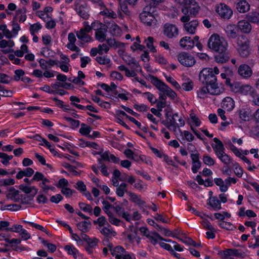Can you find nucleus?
I'll list each match as a JSON object with an SVG mask.
<instances>
[{"label":"nucleus","instance_id":"7","mask_svg":"<svg viewBox=\"0 0 259 259\" xmlns=\"http://www.w3.org/2000/svg\"><path fill=\"white\" fill-rule=\"evenodd\" d=\"M93 27L96 30V39L100 42H103L106 39L107 27L98 21H95Z\"/></svg>","mask_w":259,"mask_h":259},{"label":"nucleus","instance_id":"38","mask_svg":"<svg viewBox=\"0 0 259 259\" xmlns=\"http://www.w3.org/2000/svg\"><path fill=\"white\" fill-rule=\"evenodd\" d=\"M76 35L78 39L85 42L91 41L92 39L91 36L88 35V33L83 32V30H80L77 31Z\"/></svg>","mask_w":259,"mask_h":259},{"label":"nucleus","instance_id":"2","mask_svg":"<svg viewBox=\"0 0 259 259\" xmlns=\"http://www.w3.org/2000/svg\"><path fill=\"white\" fill-rule=\"evenodd\" d=\"M207 47L212 51L222 54L226 51L228 43L223 37L214 33L209 38Z\"/></svg>","mask_w":259,"mask_h":259},{"label":"nucleus","instance_id":"28","mask_svg":"<svg viewBox=\"0 0 259 259\" xmlns=\"http://www.w3.org/2000/svg\"><path fill=\"white\" fill-rule=\"evenodd\" d=\"M222 256L224 257H228L229 256H234L236 257H241L242 254L239 252V250L236 249L229 248L221 251L220 253Z\"/></svg>","mask_w":259,"mask_h":259},{"label":"nucleus","instance_id":"25","mask_svg":"<svg viewBox=\"0 0 259 259\" xmlns=\"http://www.w3.org/2000/svg\"><path fill=\"white\" fill-rule=\"evenodd\" d=\"M182 80L183 83L181 85V89L186 92L192 91L194 88L193 81L188 77H184Z\"/></svg>","mask_w":259,"mask_h":259},{"label":"nucleus","instance_id":"17","mask_svg":"<svg viewBox=\"0 0 259 259\" xmlns=\"http://www.w3.org/2000/svg\"><path fill=\"white\" fill-rule=\"evenodd\" d=\"M113 208L116 214L119 216L122 217L126 221L131 222V215L127 212H125L124 208L119 205H115L113 206Z\"/></svg>","mask_w":259,"mask_h":259},{"label":"nucleus","instance_id":"8","mask_svg":"<svg viewBox=\"0 0 259 259\" xmlns=\"http://www.w3.org/2000/svg\"><path fill=\"white\" fill-rule=\"evenodd\" d=\"M215 10L218 15L223 19L228 20L233 15L232 9L224 3H220L215 6Z\"/></svg>","mask_w":259,"mask_h":259},{"label":"nucleus","instance_id":"40","mask_svg":"<svg viewBox=\"0 0 259 259\" xmlns=\"http://www.w3.org/2000/svg\"><path fill=\"white\" fill-rule=\"evenodd\" d=\"M102 234L106 237H109L110 236H115L116 235V233L113 231L111 227L109 226L107 227H103V228H98Z\"/></svg>","mask_w":259,"mask_h":259},{"label":"nucleus","instance_id":"57","mask_svg":"<svg viewBox=\"0 0 259 259\" xmlns=\"http://www.w3.org/2000/svg\"><path fill=\"white\" fill-rule=\"evenodd\" d=\"M142 96L146 98L152 104H155L157 101L156 97L150 92L144 93L142 94Z\"/></svg>","mask_w":259,"mask_h":259},{"label":"nucleus","instance_id":"32","mask_svg":"<svg viewBox=\"0 0 259 259\" xmlns=\"http://www.w3.org/2000/svg\"><path fill=\"white\" fill-rule=\"evenodd\" d=\"M178 131L180 134V136L182 141L186 140L190 142L194 140V136L189 131H182L180 128H178Z\"/></svg>","mask_w":259,"mask_h":259},{"label":"nucleus","instance_id":"26","mask_svg":"<svg viewBox=\"0 0 259 259\" xmlns=\"http://www.w3.org/2000/svg\"><path fill=\"white\" fill-rule=\"evenodd\" d=\"M101 11L100 12V15L104 16L108 18L115 19L117 17V15L111 9L107 8L104 5L101 8H100Z\"/></svg>","mask_w":259,"mask_h":259},{"label":"nucleus","instance_id":"62","mask_svg":"<svg viewBox=\"0 0 259 259\" xmlns=\"http://www.w3.org/2000/svg\"><path fill=\"white\" fill-rule=\"evenodd\" d=\"M79 208L84 212H88L90 214H92V207L89 205L85 204L83 202H79Z\"/></svg>","mask_w":259,"mask_h":259},{"label":"nucleus","instance_id":"23","mask_svg":"<svg viewBox=\"0 0 259 259\" xmlns=\"http://www.w3.org/2000/svg\"><path fill=\"white\" fill-rule=\"evenodd\" d=\"M179 123H166L164 125L170 131L176 133L177 130L180 127H182L185 125V122L184 120L182 117H180L178 119Z\"/></svg>","mask_w":259,"mask_h":259},{"label":"nucleus","instance_id":"50","mask_svg":"<svg viewBox=\"0 0 259 259\" xmlns=\"http://www.w3.org/2000/svg\"><path fill=\"white\" fill-rule=\"evenodd\" d=\"M91 131V127L85 123L81 124V127L79 129V133L84 136H90L89 134Z\"/></svg>","mask_w":259,"mask_h":259},{"label":"nucleus","instance_id":"15","mask_svg":"<svg viewBox=\"0 0 259 259\" xmlns=\"http://www.w3.org/2000/svg\"><path fill=\"white\" fill-rule=\"evenodd\" d=\"M210 86L209 92L210 95H219L223 93L224 91V89L222 85H219L217 81H213L210 83L208 84Z\"/></svg>","mask_w":259,"mask_h":259},{"label":"nucleus","instance_id":"39","mask_svg":"<svg viewBox=\"0 0 259 259\" xmlns=\"http://www.w3.org/2000/svg\"><path fill=\"white\" fill-rule=\"evenodd\" d=\"M128 194L130 197L131 201L137 204L143 205L145 203V202L141 199L140 196L131 192H128Z\"/></svg>","mask_w":259,"mask_h":259},{"label":"nucleus","instance_id":"45","mask_svg":"<svg viewBox=\"0 0 259 259\" xmlns=\"http://www.w3.org/2000/svg\"><path fill=\"white\" fill-rule=\"evenodd\" d=\"M20 189L25 193H32L33 194H36L37 193L38 190L35 186H27L21 185Z\"/></svg>","mask_w":259,"mask_h":259},{"label":"nucleus","instance_id":"22","mask_svg":"<svg viewBox=\"0 0 259 259\" xmlns=\"http://www.w3.org/2000/svg\"><path fill=\"white\" fill-rule=\"evenodd\" d=\"M237 27L241 32L244 33H248L250 32L252 27L250 24L246 20H240L238 22Z\"/></svg>","mask_w":259,"mask_h":259},{"label":"nucleus","instance_id":"41","mask_svg":"<svg viewBox=\"0 0 259 259\" xmlns=\"http://www.w3.org/2000/svg\"><path fill=\"white\" fill-rule=\"evenodd\" d=\"M209 204L215 210H218L221 208V203L217 197H210L209 199Z\"/></svg>","mask_w":259,"mask_h":259},{"label":"nucleus","instance_id":"21","mask_svg":"<svg viewBox=\"0 0 259 259\" xmlns=\"http://www.w3.org/2000/svg\"><path fill=\"white\" fill-rule=\"evenodd\" d=\"M198 25V22L196 20H192L184 24L185 30L189 33L194 34L195 33L197 27Z\"/></svg>","mask_w":259,"mask_h":259},{"label":"nucleus","instance_id":"36","mask_svg":"<svg viewBox=\"0 0 259 259\" xmlns=\"http://www.w3.org/2000/svg\"><path fill=\"white\" fill-rule=\"evenodd\" d=\"M125 61L130 66L131 69L141 70L140 66L134 58L129 57L127 59H125Z\"/></svg>","mask_w":259,"mask_h":259},{"label":"nucleus","instance_id":"52","mask_svg":"<svg viewBox=\"0 0 259 259\" xmlns=\"http://www.w3.org/2000/svg\"><path fill=\"white\" fill-rule=\"evenodd\" d=\"M145 42L147 47L152 52H155L156 50L153 46L154 39L151 36H149L145 40Z\"/></svg>","mask_w":259,"mask_h":259},{"label":"nucleus","instance_id":"29","mask_svg":"<svg viewBox=\"0 0 259 259\" xmlns=\"http://www.w3.org/2000/svg\"><path fill=\"white\" fill-rule=\"evenodd\" d=\"M81 238L84 240L88 243L89 246L91 248H95L99 242V239L96 238H90L89 236L83 233L81 234Z\"/></svg>","mask_w":259,"mask_h":259},{"label":"nucleus","instance_id":"56","mask_svg":"<svg viewBox=\"0 0 259 259\" xmlns=\"http://www.w3.org/2000/svg\"><path fill=\"white\" fill-rule=\"evenodd\" d=\"M13 157V156L12 155H9L6 153L0 152V158L2 159L1 162L5 165H7L9 163V161L11 160Z\"/></svg>","mask_w":259,"mask_h":259},{"label":"nucleus","instance_id":"16","mask_svg":"<svg viewBox=\"0 0 259 259\" xmlns=\"http://www.w3.org/2000/svg\"><path fill=\"white\" fill-rule=\"evenodd\" d=\"M180 46L186 50H191L194 46V40L189 36L182 37L180 40Z\"/></svg>","mask_w":259,"mask_h":259},{"label":"nucleus","instance_id":"48","mask_svg":"<svg viewBox=\"0 0 259 259\" xmlns=\"http://www.w3.org/2000/svg\"><path fill=\"white\" fill-rule=\"evenodd\" d=\"M70 100L71 101V104L73 106L76 107L77 108L80 109V110H84L85 107L80 105L77 104L76 103L80 102V99L76 96H72L70 97Z\"/></svg>","mask_w":259,"mask_h":259},{"label":"nucleus","instance_id":"55","mask_svg":"<svg viewBox=\"0 0 259 259\" xmlns=\"http://www.w3.org/2000/svg\"><path fill=\"white\" fill-rule=\"evenodd\" d=\"M218 158L225 164L229 165L231 163V158L225 152L219 156Z\"/></svg>","mask_w":259,"mask_h":259},{"label":"nucleus","instance_id":"3","mask_svg":"<svg viewBox=\"0 0 259 259\" xmlns=\"http://www.w3.org/2000/svg\"><path fill=\"white\" fill-rule=\"evenodd\" d=\"M154 9V7L149 4L143 8L142 12L140 14V19L145 25L148 26L156 25L157 20L153 14Z\"/></svg>","mask_w":259,"mask_h":259},{"label":"nucleus","instance_id":"5","mask_svg":"<svg viewBox=\"0 0 259 259\" xmlns=\"http://www.w3.org/2000/svg\"><path fill=\"white\" fill-rule=\"evenodd\" d=\"M177 57L180 64L185 67H192L196 63L194 57L191 54L185 52L179 53Z\"/></svg>","mask_w":259,"mask_h":259},{"label":"nucleus","instance_id":"1","mask_svg":"<svg viewBox=\"0 0 259 259\" xmlns=\"http://www.w3.org/2000/svg\"><path fill=\"white\" fill-rule=\"evenodd\" d=\"M151 82L160 92L159 94L160 101L166 102V96L172 100L177 98V95L176 92L157 77L154 76H151Z\"/></svg>","mask_w":259,"mask_h":259},{"label":"nucleus","instance_id":"24","mask_svg":"<svg viewBox=\"0 0 259 259\" xmlns=\"http://www.w3.org/2000/svg\"><path fill=\"white\" fill-rule=\"evenodd\" d=\"M222 107L227 111H231L235 107L234 101L231 97H227L223 99Z\"/></svg>","mask_w":259,"mask_h":259},{"label":"nucleus","instance_id":"19","mask_svg":"<svg viewBox=\"0 0 259 259\" xmlns=\"http://www.w3.org/2000/svg\"><path fill=\"white\" fill-rule=\"evenodd\" d=\"M27 19L26 10L25 8L19 9L16 11L13 20L19 23L24 22Z\"/></svg>","mask_w":259,"mask_h":259},{"label":"nucleus","instance_id":"44","mask_svg":"<svg viewBox=\"0 0 259 259\" xmlns=\"http://www.w3.org/2000/svg\"><path fill=\"white\" fill-rule=\"evenodd\" d=\"M96 60L101 65L109 66L111 65V60L107 56H97Z\"/></svg>","mask_w":259,"mask_h":259},{"label":"nucleus","instance_id":"43","mask_svg":"<svg viewBox=\"0 0 259 259\" xmlns=\"http://www.w3.org/2000/svg\"><path fill=\"white\" fill-rule=\"evenodd\" d=\"M215 184L220 187L221 192H225L228 190L227 186L226 185L225 181L221 178H215L214 180Z\"/></svg>","mask_w":259,"mask_h":259},{"label":"nucleus","instance_id":"31","mask_svg":"<svg viewBox=\"0 0 259 259\" xmlns=\"http://www.w3.org/2000/svg\"><path fill=\"white\" fill-rule=\"evenodd\" d=\"M147 238L154 245L157 244L159 240L162 241L164 240L163 238H162L159 234L155 231L150 232V234L149 236H147Z\"/></svg>","mask_w":259,"mask_h":259},{"label":"nucleus","instance_id":"9","mask_svg":"<svg viewBox=\"0 0 259 259\" xmlns=\"http://www.w3.org/2000/svg\"><path fill=\"white\" fill-rule=\"evenodd\" d=\"M176 2L180 4L183 8L182 9V12L185 15L181 18V21L184 23L188 22L190 19V16L188 14L189 7L195 3V0H175Z\"/></svg>","mask_w":259,"mask_h":259},{"label":"nucleus","instance_id":"6","mask_svg":"<svg viewBox=\"0 0 259 259\" xmlns=\"http://www.w3.org/2000/svg\"><path fill=\"white\" fill-rule=\"evenodd\" d=\"M199 79L206 85L213 81H217L216 76L212 73V68H206L203 69L199 73Z\"/></svg>","mask_w":259,"mask_h":259},{"label":"nucleus","instance_id":"59","mask_svg":"<svg viewBox=\"0 0 259 259\" xmlns=\"http://www.w3.org/2000/svg\"><path fill=\"white\" fill-rule=\"evenodd\" d=\"M134 187L140 192L145 191L147 189V185L139 180L135 183Z\"/></svg>","mask_w":259,"mask_h":259},{"label":"nucleus","instance_id":"51","mask_svg":"<svg viewBox=\"0 0 259 259\" xmlns=\"http://www.w3.org/2000/svg\"><path fill=\"white\" fill-rule=\"evenodd\" d=\"M102 203L103 204L102 209L107 215L112 213V212L110 210V209L113 208L114 206L111 204L108 201L104 199H103L102 201Z\"/></svg>","mask_w":259,"mask_h":259},{"label":"nucleus","instance_id":"60","mask_svg":"<svg viewBox=\"0 0 259 259\" xmlns=\"http://www.w3.org/2000/svg\"><path fill=\"white\" fill-rule=\"evenodd\" d=\"M64 119L69 122L72 128H76L79 127L80 121L78 120H75L73 118L67 116L64 117Z\"/></svg>","mask_w":259,"mask_h":259},{"label":"nucleus","instance_id":"54","mask_svg":"<svg viewBox=\"0 0 259 259\" xmlns=\"http://www.w3.org/2000/svg\"><path fill=\"white\" fill-rule=\"evenodd\" d=\"M22 221L23 223H24L29 224L31 226L35 228V229H36L37 230H39L41 231H42L44 232H45L48 235L49 234V232L47 231V230L46 229V228L45 227H44L43 226L40 225H38L37 224L34 223L33 222H28V221H26L25 220H22Z\"/></svg>","mask_w":259,"mask_h":259},{"label":"nucleus","instance_id":"30","mask_svg":"<svg viewBox=\"0 0 259 259\" xmlns=\"http://www.w3.org/2000/svg\"><path fill=\"white\" fill-rule=\"evenodd\" d=\"M108 28L110 33L113 36L118 37L122 34L121 28L115 23H112Z\"/></svg>","mask_w":259,"mask_h":259},{"label":"nucleus","instance_id":"4","mask_svg":"<svg viewBox=\"0 0 259 259\" xmlns=\"http://www.w3.org/2000/svg\"><path fill=\"white\" fill-rule=\"evenodd\" d=\"M230 88L233 92L242 95L253 97L256 94L255 89L250 84H241L238 82H235L231 84Z\"/></svg>","mask_w":259,"mask_h":259},{"label":"nucleus","instance_id":"33","mask_svg":"<svg viewBox=\"0 0 259 259\" xmlns=\"http://www.w3.org/2000/svg\"><path fill=\"white\" fill-rule=\"evenodd\" d=\"M209 94L210 95V92L207 85L200 87L197 91V97L201 99L207 97Z\"/></svg>","mask_w":259,"mask_h":259},{"label":"nucleus","instance_id":"13","mask_svg":"<svg viewBox=\"0 0 259 259\" xmlns=\"http://www.w3.org/2000/svg\"><path fill=\"white\" fill-rule=\"evenodd\" d=\"M213 141L215 142V144H213L211 146L214 151L215 154L218 157L222 153L225 152V149L223 143L218 138H214Z\"/></svg>","mask_w":259,"mask_h":259},{"label":"nucleus","instance_id":"47","mask_svg":"<svg viewBox=\"0 0 259 259\" xmlns=\"http://www.w3.org/2000/svg\"><path fill=\"white\" fill-rule=\"evenodd\" d=\"M189 121L191 126H192V127L193 125L195 126H199L201 124L200 120L194 113L190 114Z\"/></svg>","mask_w":259,"mask_h":259},{"label":"nucleus","instance_id":"34","mask_svg":"<svg viewBox=\"0 0 259 259\" xmlns=\"http://www.w3.org/2000/svg\"><path fill=\"white\" fill-rule=\"evenodd\" d=\"M236 8L240 13H244L249 10L250 6L246 1H241L238 3Z\"/></svg>","mask_w":259,"mask_h":259},{"label":"nucleus","instance_id":"61","mask_svg":"<svg viewBox=\"0 0 259 259\" xmlns=\"http://www.w3.org/2000/svg\"><path fill=\"white\" fill-rule=\"evenodd\" d=\"M237 47H241L243 46L249 44V41L243 35L238 37L236 40Z\"/></svg>","mask_w":259,"mask_h":259},{"label":"nucleus","instance_id":"42","mask_svg":"<svg viewBox=\"0 0 259 259\" xmlns=\"http://www.w3.org/2000/svg\"><path fill=\"white\" fill-rule=\"evenodd\" d=\"M106 44L109 46V48H122L124 46V44L123 43L117 41L115 39L111 38L106 40Z\"/></svg>","mask_w":259,"mask_h":259},{"label":"nucleus","instance_id":"46","mask_svg":"<svg viewBox=\"0 0 259 259\" xmlns=\"http://www.w3.org/2000/svg\"><path fill=\"white\" fill-rule=\"evenodd\" d=\"M64 249L67 252L69 255H72L74 257H77L78 253V250L72 245H67L64 247Z\"/></svg>","mask_w":259,"mask_h":259},{"label":"nucleus","instance_id":"27","mask_svg":"<svg viewBox=\"0 0 259 259\" xmlns=\"http://www.w3.org/2000/svg\"><path fill=\"white\" fill-rule=\"evenodd\" d=\"M110 251L113 256L117 259H121L122 256L126 253L125 249L121 246H117L113 248H110Z\"/></svg>","mask_w":259,"mask_h":259},{"label":"nucleus","instance_id":"37","mask_svg":"<svg viewBox=\"0 0 259 259\" xmlns=\"http://www.w3.org/2000/svg\"><path fill=\"white\" fill-rule=\"evenodd\" d=\"M127 184L125 183H122L119 186L117 187L116 189V194L119 197H123L125 193H127Z\"/></svg>","mask_w":259,"mask_h":259},{"label":"nucleus","instance_id":"20","mask_svg":"<svg viewBox=\"0 0 259 259\" xmlns=\"http://www.w3.org/2000/svg\"><path fill=\"white\" fill-rule=\"evenodd\" d=\"M39 66L43 70H48L51 68L54 65H58V61L54 60H49L46 61L44 59H41L38 61Z\"/></svg>","mask_w":259,"mask_h":259},{"label":"nucleus","instance_id":"18","mask_svg":"<svg viewBox=\"0 0 259 259\" xmlns=\"http://www.w3.org/2000/svg\"><path fill=\"white\" fill-rule=\"evenodd\" d=\"M238 30V27L234 24H229L225 29L227 36L232 38H234L237 36Z\"/></svg>","mask_w":259,"mask_h":259},{"label":"nucleus","instance_id":"11","mask_svg":"<svg viewBox=\"0 0 259 259\" xmlns=\"http://www.w3.org/2000/svg\"><path fill=\"white\" fill-rule=\"evenodd\" d=\"M163 33L169 38L176 37L179 34V30L177 27L170 24H166L164 26Z\"/></svg>","mask_w":259,"mask_h":259},{"label":"nucleus","instance_id":"58","mask_svg":"<svg viewBox=\"0 0 259 259\" xmlns=\"http://www.w3.org/2000/svg\"><path fill=\"white\" fill-rule=\"evenodd\" d=\"M120 10L125 15L130 16L131 15V11L129 10L128 8L125 3L121 0H118Z\"/></svg>","mask_w":259,"mask_h":259},{"label":"nucleus","instance_id":"49","mask_svg":"<svg viewBox=\"0 0 259 259\" xmlns=\"http://www.w3.org/2000/svg\"><path fill=\"white\" fill-rule=\"evenodd\" d=\"M247 19L252 23H258L259 22V13L255 12L249 14L247 16Z\"/></svg>","mask_w":259,"mask_h":259},{"label":"nucleus","instance_id":"63","mask_svg":"<svg viewBox=\"0 0 259 259\" xmlns=\"http://www.w3.org/2000/svg\"><path fill=\"white\" fill-rule=\"evenodd\" d=\"M91 223L90 222L83 221L78 223L77 227L80 231L83 232H85L88 231V229Z\"/></svg>","mask_w":259,"mask_h":259},{"label":"nucleus","instance_id":"10","mask_svg":"<svg viewBox=\"0 0 259 259\" xmlns=\"http://www.w3.org/2000/svg\"><path fill=\"white\" fill-rule=\"evenodd\" d=\"M74 9L80 17L84 19L89 17V10L86 5L80 0H77L74 3Z\"/></svg>","mask_w":259,"mask_h":259},{"label":"nucleus","instance_id":"12","mask_svg":"<svg viewBox=\"0 0 259 259\" xmlns=\"http://www.w3.org/2000/svg\"><path fill=\"white\" fill-rule=\"evenodd\" d=\"M238 73L244 78L250 77L252 73L250 67L246 64L241 65L238 69Z\"/></svg>","mask_w":259,"mask_h":259},{"label":"nucleus","instance_id":"14","mask_svg":"<svg viewBox=\"0 0 259 259\" xmlns=\"http://www.w3.org/2000/svg\"><path fill=\"white\" fill-rule=\"evenodd\" d=\"M15 43L12 40H6L2 39L0 41V48L5 49L8 47L9 49H5L2 51L4 54H7L10 52H14V50L12 48L14 46Z\"/></svg>","mask_w":259,"mask_h":259},{"label":"nucleus","instance_id":"64","mask_svg":"<svg viewBox=\"0 0 259 259\" xmlns=\"http://www.w3.org/2000/svg\"><path fill=\"white\" fill-rule=\"evenodd\" d=\"M233 168L235 174L238 177L240 178L243 175V169L237 163H235L233 164Z\"/></svg>","mask_w":259,"mask_h":259},{"label":"nucleus","instance_id":"35","mask_svg":"<svg viewBox=\"0 0 259 259\" xmlns=\"http://www.w3.org/2000/svg\"><path fill=\"white\" fill-rule=\"evenodd\" d=\"M237 50L239 55L243 58L247 57L250 54L249 44L241 47H237Z\"/></svg>","mask_w":259,"mask_h":259},{"label":"nucleus","instance_id":"53","mask_svg":"<svg viewBox=\"0 0 259 259\" xmlns=\"http://www.w3.org/2000/svg\"><path fill=\"white\" fill-rule=\"evenodd\" d=\"M240 118L243 121H248L249 119V112L245 109H240L238 111Z\"/></svg>","mask_w":259,"mask_h":259}]
</instances>
